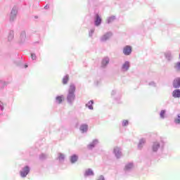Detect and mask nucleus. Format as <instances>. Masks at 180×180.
I'll return each mask as SVG.
<instances>
[{
  "mask_svg": "<svg viewBox=\"0 0 180 180\" xmlns=\"http://www.w3.org/2000/svg\"><path fill=\"white\" fill-rule=\"evenodd\" d=\"M75 84H71L66 97V101L70 106H72V105H74V102H75Z\"/></svg>",
  "mask_w": 180,
  "mask_h": 180,
  "instance_id": "f257e3e1",
  "label": "nucleus"
},
{
  "mask_svg": "<svg viewBox=\"0 0 180 180\" xmlns=\"http://www.w3.org/2000/svg\"><path fill=\"white\" fill-rule=\"evenodd\" d=\"M19 8L18 6H14L11 11L10 16H9V22L11 23H13L16 20V18H18V11Z\"/></svg>",
  "mask_w": 180,
  "mask_h": 180,
  "instance_id": "f03ea898",
  "label": "nucleus"
},
{
  "mask_svg": "<svg viewBox=\"0 0 180 180\" xmlns=\"http://www.w3.org/2000/svg\"><path fill=\"white\" fill-rule=\"evenodd\" d=\"M153 153H157L158 150H164V144L160 143V142H153L151 146Z\"/></svg>",
  "mask_w": 180,
  "mask_h": 180,
  "instance_id": "7ed1b4c3",
  "label": "nucleus"
},
{
  "mask_svg": "<svg viewBox=\"0 0 180 180\" xmlns=\"http://www.w3.org/2000/svg\"><path fill=\"white\" fill-rule=\"evenodd\" d=\"M29 172H30V167L29 166H25L20 170V175L21 178H26V176L29 175Z\"/></svg>",
  "mask_w": 180,
  "mask_h": 180,
  "instance_id": "20e7f679",
  "label": "nucleus"
},
{
  "mask_svg": "<svg viewBox=\"0 0 180 180\" xmlns=\"http://www.w3.org/2000/svg\"><path fill=\"white\" fill-rule=\"evenodd\" d=\"M112 36H113V34L110 32H108L105 34H104L100 39L101 41H102L103 43H105V41H108V40H109V39H110V37H112Z\"/></svg>",
  "mask_w": 180,
  "mask_h": 180,
  "instance_id": "39448f33",
  "label": "nucleus"
},
{
  "mask_svg": "<svg viewBox=\"0 0 180 180\" xmlns=\"http://www.w3.org/2000/svg\"><path fill=\"white\" fill-rule=\"evenodd\" d=\"M132 48L131 46L127 45L123 48L122 53L124 56H130L131 54Z\"/></svg>",
  "mask_w": 180,
  "mask_h": 180,
  "instance_id": "423d86ee",
  "label": "nucleus"
},
{
  "mask_svg": "<svg viewBox=\"0 0 180 180\" xmlns=\"http://www.w3.org/2000/svg\"><path fill=\"white\" fill-rule=\"evenodd\" d=\"M113 154L115 155L116 158H121L122 155V149L119 147L114 148Z\"/></svg>",
  "mask_w": 180,
  "mask_h": 180,
  "instance_id": "0eeeda50",
  "label": "nucleus"
},
{
  "mask_svg": "<svg viewBox=\"0 0 180 180\" xmlns=\"http://www.w3.org/2000/svg\"><path fill=\"white\" fill-rule=\"evenodd\" d=\"M84 178H88V176H95V172H94V170L91 168H89L85 170L84 173Z\"/></svg>",
  "mask_w": 180,
  "mask_h": 180,
  "instance_id": "6e6552de",
  "label": "nucleus"
},
{
  "mask_svg": "<svg viewBox=\"0 0 180 180\" xmlns=\"http://www.w3.org/2000/svg\"><path fill=\"white\" fill-rule=\"evenodd\" d=\"M101 23H102V18H101V16L99 15V14L96 13L94 18V25L95 26H101Z\"/></svg>",
  "mask_w": 180,
  "mask_h": 180,
  "instance_id": "1a4fd4ad",
  "label": "nucleus"
},
{
  "mask_svg": "<svg viewBox=\"0 0 180 180\" xmlns=\"http://www.w3.org/2000/svg\"><path fill=\"white\" fill-rule=\"evenodd\" d=\"M110 61V59L109 58V57H108V56L104 57L101 61L102 68H106V67H108V64H109Z\"/></svg>",
  "mask_w": 180,
  "mask_h": 180,
  "instance_id": "9d476101",
  "label": "nucleus"
},
{
  "mask_svg": "<svg viewBox=\"0 0 180 180\" xmlns=\"http://www.w3.org/2000/svg\"><path fill=\"white\" fill-rule=\"evenodd\" d=\"M165 57L169 63H170V61H172L174 58V56L172 55V52H171L169 51H167L165 53Z\"/></svg>",
  "mask_w": 180,
  "mask_h": 180,
  "instance_id": "9b49d317",
  "label": "nucleus"
},
{
  "mask_svg": "<svg viewBox=\"0 0 180 180\" xmlns=\"http://www.w3.org/2000/svg\"><path fill=\"white\" fill-rule=\"evenodd\" d=\"M129 68H130V62L125 61L124 63L122 65L121 70L124 72H126L129 71Z\"/></svg>",
  "mask_w": 180,
  "mask_h": 180,
  "instance_id": "f8f14e48",
  "label": "nucleus"
},
{
  "mask_svg": "<svg viewBox=\"0 0 180 180\" xmlns=\"http://www.w3.org/2000/svg\"><path fill=\"white\" fill-rule=\"evenodd\" d=\"M133 168H134V165L133 164V162H129L125 165V167L124 169L125 172H130V171H131Z\"/></svg>",
  "mask_w": 180,
  "mask_h": 180,
  "instance_id": "ddd939ff",
  "label": "nucleus"
},
{
  "mask_svg": "<svg viewBox=\"0 0 180 180\" xmlns=\"http://www.w3.org/2000/svg\"><path fill=\"white\" fill-rule=\"evenodd\" d=\"M26 41V31H22L20 35V44H23Z\"/></svg>",
  "mask_w": 180,
  "mask_h": 180,
  "instance_id": "4468645a",
  "label": "nucleus"
},
{
  "mask_svg": "<svg viewBox=\"0 0 180 180\" xmlns=\"http://www.w3.org/2000/svg\"><path fill=\"white\" fill-rule=\"evenodd\" d=\"M99 143V141L98 139H94L91 143H90L88 146L87 148L89 150H94L95 147L97 146V144Z\"/></svg>",
  "mask_w": 180,
  "mask_h": 180,
  "instance_id": "2eb2a0df",
  "label": "nucleus"
},
{
  "mask_svg": "<svg viewBox=\"0 0 180 180\" xmlns=\"http://www.w3.org/2000/svg\"><path fill=\"white\" fill-rule=\"evenodd\" d=\"M15 39V32L13 30H10L8 34V43H12Z\"/></svg>",
  "mask_w": 180,
  "mask_h": 180,
  "instance_id": "dca6fc26",
  "label": "nucleus"
},
{
  "mask_svg": "<svg viewBox=\"0 0 180 180\" xmlns=\"http://www.w3.org/2000/svg\"><path fill=\"white\" fill-rule=\"evenodd\" d=\"M173 87L176 89H178V88H180V77H177L174 79L173 81Z\"/></svg>",
  "mask_w": 180,
  "mask_h": 180,
  "instance_id": "f3484780",
  "label": "nucleus"
},
{
  "mask_svg": "<svg viewBox=\"0 0 180 180\" xmlns=\"http://www.w3.org/2000/svg\"><path fill=\"white\" fill-rule=\"evenodd\" d=\"M146 139L142 138L139 140V144H138V148L139 150H142L143 147H144V145L146 144Z\"/></svg>",
  "mask_w": 180,
  "mask_h": 180,
  "instance_id": "a211bd4d",
  "label": "nucleus"
},
{
  "mask_svg": "<svg viewBox=\"0 0 180 180\" xmlns=\"http://www.w3.org/2000/svg\"><path fill=\"white\" fill-rule=\"evenodd\" d=\"M79 130L82 133H86L88 131V124H82L80 125Z\"/></svg>",
  "mask_w": 180,
  "mask_h": 180,
  "instance_id": "6ab92c4d",
  "label": "nucleus"
},
{
  "mask_svg": "<svg viewBox=\"0 0 180 180\" xmlns=\"http://www.w3.org/2000/svg\"><path fill=\"white\" fill-rule=\"evenodd\" d=\"M63 99H64V95L57 96L56 97L55 102H56V103H58V105H60V104L63 103Z\"/></svg>",
  "mask_w": 180,
  "mask_h": 180,
  "instance_id": "aec40b11",
  "label": "nucleus"
},
{
  "mask_svg": "<svg viewBox=\"0 0 180 180\" xmlns=\"http://www.w3.org/2000/svg\"><path fill=\"white\" fill-rule=\"evenodd\" d=\"M70 160L71 164H75V162H77V161H78V155H72V156H70Z\"/></svg>",
  "mask_w": 180,
  "mask_h": 180,
  "instance_id": "412c9836",
  "label": "nucleus"
},
{
  "mask_svg": "<svg viewBox=\"0 0 180 180\" xmlns=\"http://www.w3.org/2000/svg\"><path fill=\"white\" fill-rule=\"evenodd\" d=\"M94 100H91L86 104V108H88L90 110H94Z\"/></svg>",
  "mask_w": 180,
  "mask_h": 180,
  "instance_id": "4be33fe9",
  "label": "nucleus"
},
{
  "mask_svg": "<svg viewBox=\"0 0 180 180\" xmlns=\"http://www.w3.org/2000/svg\"><path fill=\"white\" fill-rule=\"evenodd\" d=\"M173 98H179L180 97V89H175L172 92Z\"/></svg>",
  "mask_w": 180,
  "mask_h": 180,
  "instance_id": "5701e85b",
  "label": "nucleus"
},
{
  "mask_svg": "<svg viewBox=\"0 0 180 180\" xmlns=\"http://www.w3.org/2000/svg\"><path fill=\"white\" fill-rule=\"evenodd\" d=\"M116 20V16L115 15H112L110 17H108L107 18V23L109 25L113 22H115V20Z\"/></svg>",
  "mask_w": 180,
  "mask_h": 180,
  "instance_id": "b1692460",
  "label": "nucleus"
},
{
  "mask_svg": "<svg viewBox=\"0 0 180 180\" xmlns=\"http://www.w3.org/2000/svg\"><path fill=\"white\" fill-rule=\"evenodd\" d=\"M174 68L176 71H180V61L176 63L174 65Z\"/></svg>",
  "mask_w": 180,
  "mask_h": 180,
  "instance_id": "393cba45",
  "label": "nucleus"
},
{
  "mask_svg": "<svg viewBox=\"0 0 180 180\" xmlns=\"http://www.w3.org/2000/svg\"><path fill=\"white\" fill-rule=\"evenodd\" d=\"M69 76L68 75H65L63 78V85H65L68 83V80H69Z\"/></svg>",
  "mask_w": 180,
  "mask_h": 180,
  "instance_id": "a878e982",
  "label": "nucleus"
},
{
  "mask_svg": "<svg viewBox=\"0 0 180 180\" xmlns=\"http://www.w3.org/2000/svg\"><path fill=\"white\" fill-rule=\"evenodd\" d=\"M165 113L167 111L165 110H162L160 113V119H165Z\"/></svg>",
  "mask_w": 180,
  "mask_h": 180,
  "instance_id": "bb28decb",
  "label": "nucleus"
},
{
  "mask_svg": "<svg viewBox=\"0 0 180 180\" xmlns=\"http://www.w3.org/2000/svg\"><path fill=\"white\" fill-rule=\"evenodd\" d=\"M175 124H180V113L177 115V117L174 118Z\"/></svg>",
  "mask_w": 180,
  "mask_h": 180,
  "instance_id": "cd10ccee",
  "label": "nucleus"
},
{
  "mask_svg": "<svg viewBox=\"0 0 180 180\" xmlns=\"http://www.w3.org/2000/svg\"><path fill=\"white\" fill-rule=\"evenodd\" d=\"M65 158V156L64 155V154L60 153L58 156V160L59 161H64V159Z\"/></svg>",
  "mask_w": 180,
  "mask_h": 180,
  "instance_id": "c85d7f7f",
  "label": "nucleus"
},
{
  "mask_svg": "<svg viewBox=\"0 0 180 180\" xmlns=\"http://www.w3.org/2000/svg\"><path fill=\"white\" fill-rule=\"evenodd\" d=\"M149 86H153L155 88L157 86V83L155 82H150L148 83Z\"/></svg>",
  "mask_w": 180,
  "mask_h": 180,
  "instance_id": "c756f323",
  "label": "nucleus"
},
{
  "mask_svg": "<svg viewBox=\"0 0 180 180\" xmlns=\"http://www.w3.org/2000/svg\"><path fill=\"white\" fill-rule=\"evenodd\" d=\"M122 127H125L126 126H129V121L128 120H124L122 121Z\"/></svg>",
  "mask_w": 180,
  "mask_h": 180,
  "instance_id": "7c9ffc66",
  "label": "nucleus"
},
{
  "mask_svg": "<svg viewBox=\"0 0 180 180\" xmlns=\"http://www.w3.org/2000/svg\"><path fill=\"white\" fill-rule=\"evenodd\" d=\"M47 158V155L44 153H42L39 155V160H46Z\"/></svg>",
  "mask_w": 180,
  "mask_h": 180,
  "instance_id": "2f4dec72",
  "label": "nucleus"
},
{
  "mask_svg": "<svg viewBox=\"0 0 180 180\" xmlns=\"http://www.w3.org/2000/svg\"><path fill=\"white\" fill-rule=\"evenodd\" d=\"M94 33H95V29H91L89 32V37H92V34H94Z\"/></svg>",
  "mask_w": 180,
  "mask_h": 180,
  "instance_id": "473e14b6",
  "label": "nucleus"
},
{
  "mask_svg": "<svg viewBox=\"0 0 180 180\" xmlns=\"http://www.w3.org/2000/svg\"><path fill=\"white\" fill-rule=\"evenodd\" d=\"M32 60H34L37 59V56H36V53H31Z\"/></svg>",
  "mask_w": 180,
  "mask_h": 180,
  "instance_id": "72a5a7b5",
  "label": "nucleus"
},
{
  "mask_svg": "<svg viewBox=\"0 0 180 180\" xmlns=\"http://www.w3.org/2000/svg\"><path fill=\"white\" fill-rule=\"evenodd\" d=\"M4 103H2V101H0V110H4Z\"/></svg>",
  "mask_w": 180,
  "mask_h": 180,
  "instance_id": "f704fd0d",
  "label": "nucleus"
},
{
  "mask_svg": "<svg viewBox=\"0 0 180 180\" xmlns=\"http://www.w3.org/2000/svg\"><path fill=\"white\" fill-rule=\"evenodd\" d=\"M97 180H105V176L103 175H101L98 176Z\"/></svg>",
  "mask_w": 180,
  "mask_h": 180,
  "instance_id": "c9c22d12",
  "label": "nucleus"
},
{
  "mask_svg": "<svg viewBox=\"0 0 180 180\" xmlns=\"http://www.w3.org/2000/svg\"><path fill=\"white\" fill-rule=\"evenodd\" d=\"M116 94V90H112L111 92V96H115V95Z\"/></svg>",
  "mask_w": 180,
  "mask_h": 180,
  "instance_id": "e433bc0d",
  "label": "nucleus"
},
{
  "mask_svg": "<svg viewBox=\"0 0 180 180\" xmlns=\"http://www.w3.org/2000/svg\"><path fill=\"white\" fill-rule=\"evenodd\" d=\"M100 84H101V80H98L95 82V85H96V86H98V85H99Z\"/></svg>",
  "mask_w": 180,
  "mask_h": 180,
  "instance_id": "4c0bfd02",
  "label": "nucleus"
},
{
  "mask_svg": "<svg viewBox=\"0 0 180 180\" xmlns=\"http://www.w3.org/2000/svg\"><path fill=\"white\" fill-rule=\"evenodd\" d=\"M49 8H50V6L48 5V4H46V5L44 7V9L47 10V9H49Z\"/></svg>",
  "mask_w": 180,
  "mask_h": 180,
  "instance_id": "58836bf2",
  "label": "nucleus"
},
{
  "mask_svg": "<svg viewBox=\"0 0 180 180\" xmlns=\"http://www.w3.org/2000/svg\"><path fill=\"white\" fill-rule=\"evenodd\" d=\"M3 85H4V86L8 85V82H3Z\"/></svg>",
  "mask_w": 180,
  "mask_h": 180,
  "instance_id": "ea45409f",
  "label": "nucleus"
},
{
  "mask_svg": "<svg viewBox=\"0 0 180 180\" xmlns=\"http://www.w3.org/2000/svg\"><path fill=\"white\" fill-rule=\"evenodd\" d=\"M113 98H114V99H115V101H119V99H120V96H119L118 98H115V97H113Z\"/></svg>",
  "mask_w": 180,
  "mask_h": 180,
  "instance_id": "a19ab883",
  "label": "nucleus"
},
{
  "mask_svg": "<svg viewBox=\"0 0 180 180\" xmlns=\"http://www.w3.org/2000/svg\"><path fill=\"white\" fill-rule=\"evenodd\" d=\"M25 68H27V65H25Z\"/></svg>",
  "mask_w": 180,
  "mask_h": 180,
  "instance_id": "79ce46f5",
  "label": "nucleus"
}]
</instances>
